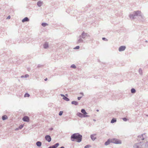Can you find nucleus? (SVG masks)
<instances>
[{
    "mask_svg": "<svg viewBox=\"0 0 148 148\" xmlns=\"http://www.w3.org/2000/svg\"><path fill=\"white\" fill-rule=\"evenodd\" d=\"M29 21V19L27 17H25L23 19H22V21L23 23H24L25 22H27Z\"/></svg>",
    "mask_w": 148,
    "mask_h": 148,
    "instance_id": "dca6fc26",
    "label": "nucleus"
},
{
    "mask_svg": "<svg viewBox=\"0 0 148 148\" xmlns=\"http://www.w3.org/2000/svg\"><path fill=\"white\" fill-rule=\"evenodd\" d=\"M77 115L80 118H83L89 117L90 116L88 115H84L82 113L80 112H77Z\"/></svg>",
    "mask_w": 148,
    "mask_h": 148,
    "instance_id": "6e6552de",
    "label": "nucleus"
},
{
    "mask_svg": "<svg viewBox=\"0 0 148 148\" xmlns=\"http://www.w3.org/2000/svg\"><path fill=\"white\" fill-rule=\"evenodd\" d=\"M133 148H148V141L145 140L135 144Z\"/></svg>",
    "mask_w": 148,
    "mask_h": 148,
    "instance_id": "f257e3e1",
    "label": "nucleus"
},
{
    "mask_svg": "<svg viewBox=\"0 0 148 148\" xmlns=\"http://www.w3.org/2000/svg\"><path fill=\"white\" fill-rule=\"evenodd\" d=\"M43 26V27H45L46 26H47L48 25V24L46 23H42L41 24Z\"/></svg>",
    "mask_w": 148,
    "mask_h": 148,
    "instance_id": "393cba45",
    "label": "nucleus"
},
{
    "mask_svg": "<svg viewBox=\"0 0 148 148\" xmlns=\"http://www.w3.org/2000/svg\"><path fill=\"white\" fill-rule=\"evenodd\" d=\"M63 111H60L59 112V115L60 116H61L62 115V114H63Z\"/></svg>",
    "mask_w": 148,
    "mask_h": 148,
    "instance_id": "473e14b6",
    "label": "nucleus"
},
{
    "mask_svg": "<svg viewBox=\"0 0 148 148\" xmlns=\"http://www.w3.org/2000/svg\"><path fill=\"white\" fill-rule=\"evenodd\" d=\"M141 12L137 10L134 11L133 13L130 14L129 16L130 19L131 20H133L136 18V16H140L143 18V16L141 14Z\"/></svg>",
    "mask_w": 148,
    "mask_h": 148,
    "instance_id": "7ed1b4c3",
    "label": "nucleus"
},
{
    "mask_svg": "<svg viewBox=\"0 0 148 148\" xmlns=\"http://www.w3.org/2000/svg\"><path fill=\"white\" fill-rule=\"evenodd\" d=\"M47 78H45V81H47Z\"/></svg>",
    "mask_w": 148,
    "mask_h": 148,
    "instance_id": "c03bdc74",
    "label": "nucleus"
},
{
    "mask_svg": "<svg viewBox=\"0 0 148 148\" xmlns=\"http://www.w3.org/2000/svg\"><path fill=\"white\" fill-rule=\"evenodd\" d=\"M45 138L46 140L48 142H50L51 140V136L49 135H47L45 136Z\"/></svg>",
    "mask_w": 148,
    "mask_h": 148,
    "instance_id": "1a4fd4ad",
    "label": "nucleus"
},
{
    "mask_svg": "<svg viewBox=\"0 0 148 148\" xmlns=\"http://www.w3.org/2000/svg\"><path fill=\"white\" fill-rule=\"evenodd\" d=\"M20 130V129H19V127H18V128H16L15 130H16V131H18V130Z\"/></svg>",
    "mask_w": 148,
    "mask_h": 148,
    "instance_id": "e433bc0d",
    "label": "nucleus"
},
{
    "mask_svg": "<svg viewBox=\"0 0 148 148\" xmlns=\"http://www.w3.org/2000/svg\"><path fill=\"white\" fill-rule=\"evenodd\" d=\"M81 98H82V97H77V99H78V100H79L81 99Z\"/></svg>",
    "mask_w": 148,
    "mask_h": 148,
    "instance_id": "c9c22d12",
    "label": "nucleus"
},
{
    "mask_svg": "<svg viewBox=\"0 0 148 148\" xmlns=\"http://www.w3.org/2000/svg\"><path fill=\"white\" fill-rule=\"evenodd\" d=\"M59 145V143H57L54 145L49 146L48 148H56Z\"/></svg>",
    "mask_w": 148,
    "mask_h": 148,
    "instance_id": "f8f14e48",
    "label": "nucleus"
},
{
    "mask_svg": "<svg viewBox=\"0 0 148 148\" xmlns=\"http://www.w3.org/2000/svg\"><path fill=\"white\" fill-rule=\"evenodd\" d=\"M146 42H147V40H146Z\"/></svg>",
    "mask_w": 148,
    "mask_h": 148,
    "instance_id": "09e8293b",
    "label": "nucleus"
},
{
    "mask_svg": "<svg viewBox=\"0 0 148 148\" xmlns=\"http://www.w3.org/2000/svg\"><path fill=\"white\" fill-rule=\"evenodd\" d=\"M111 143L116 144H121L122 143L121 140L115 138L111 139Z\"/></svg>",
    "mask_w": 148,
    "mask_h": 148,
    "instance_id": "20e7f679",
    "label": "nucleus"
},
{
    "mask_svg": "<svg viewBox=\"0 0 148 148\" xmlns=\"http://www.w3.org/2000/svg\"><path fill=\"white\" fill-rule=\"evenodd\" d=\"M96 135V134H91L90 135V137L91 139V140H93L94 141L96 139V137L95 136Z\"/></svg>",
    "mask_w": 148,
    "mask_h": 148,
    "instance_id": "ddd939ff",
    "label": "nucleus"
},
{
    "mask_svg": "<svg viewBox=\"0 0 148 148\" xmlns=\"http://www.w3.org/2000/svg\"><path fill=\"white\" fill-rule=\"evenodd\" d=\"M24 125L23 124L19 126L18 127L19 128V129H20V130L23 127Z\"/></svg>",
    "mask_w": 148,
    "mask_h": 148,
    "instance_id": "7c9ffc66",
    "label": "nucleus"
},
{
    "mask_svg": "<svg viewBox=\"0 0 148 148\" xmlns=\"http://www.w3.org/2000/svg\"><path fill=\"white\" fill-rule=\"evenodd\" d=\"M139 73L140 75H142V70L140 68L139 69Z\"/></svg>",
    "mask_w": 148,
    "mask_h": 148,
    "instance_id": "bb28decb",
    "label": "nucleus"
},
{
    "mask_svg": "<svg viewBox=\"0 0 148 148\" xmlns=\"http://www.w3.org/2000/svg\"><path fill=\"white\" fill-rule=\"evenodd\" d=\"M91 147V146L90 145H87L84 147V148H89Z\"/></svg>",
    "mask_w": 148,
    "mask_h": 148,
    "instance_id": "c756f323",
    "label": "nucleus"
},
{
    "mask_svg": "<svg viewBox=\"0 0 148 148\" xmlns=\"http://www.w3.org/2000/svg\"><path fill=\"white\" fill-rule=\"evenodd\" d=\"M79 46H76V47H74V49H79Z\"/></svg>",
    "mask_w": 148,
    "mask_h": 148,
    "instance_id": "2f4dec72",
    "label": "nucleus"
},
{
    "mask_svg": "<svg viewBox=\"0 0 148 148\" xmlns=\"http://www.w3.org/2000/svg\"><path fill=\"white\" fill-rule=\"evenodd\" d=\"M43 3L42 1H39L37 3V5L38 7H40L43 4Z\"/></svg>",
    "mask_w": 148,
    "mask_h": 148,
    "instance_id": "4468645a",
    "label": "nucleus"
},
{
    "mask_svg": "<svg viewBox=\"0 0 148 148\" xmlns=\"http://www.w3.org/2000/svg\"><path fill=\"white\" fill-rule=\"evenodd\" d=\"M10 18V16H9L7 18V19H9Z\"/></svg>",
    "mask_w": 148,
    "mask_h": 148,
    "instance_id": "58836bf2",
    "label": "nucleus"
},
{
    "mask_svg": "<svg viewBox=\"0 0 148 148\" xmlns=\"http://www.w3.org/2000/svg\"><path fill=\"white\" fill-rule=\"evenodd\" d=\"M63 99L66 101H69V99L65 96L64 97H63Z\"/></svg>",
    "mask_w": 148,
    "mask_h": 148,
    "instance_id": "b1692460",
    "label": "nucleus"
},
{
    "mask_svg": "<svg viewBox=\"0 0 148 148\" xmlns=\"http://www.w3.org/2000/svg\"><path fill=\"white\" fill-rule=\"evenodd\" d=\"M29 96H30L29 95L28 93H25L24 95V97H29Z\"/></svg>",
    "mask_w": 148,
    "mask_h": 148,
    "instance_id": "c85d7f7f",
    "label": "nucleus"
},
{
    "mask_svg": "<svg viewBox=\"0 0 148 148\" xmlns=\"http://www.w3.org/2000/svg\"><path fill=\"white\" fill-rule=\"evenodd\" d=\"M41 66V65H38V67H40Z\"/></svg>",
    "mask_w": 148,
    "mask_h": 148,
    "instance_id": "79ce46f5",
    "label": "nucleus"
},
{
    "mask_svg": "<svg viewBox=\"0 0 148 148\" xmlns=\"http://www.w3.org/2000/svg\"><path fill=\"white\" fill-rule=\"evenodd\" d=\"M22 120L25 122H29V119L28 116H25L23 118Z\"/></svg>",
    "mask_w": 148,
    "mask_h": 148,
    "instance_id": "9d476101",
    "label": "nucleus"
},
{
    "mask_svg": "<svg viewBox=\"0 0 148 148\" xmlns=\"http://www.w3.org/2000/svg\"><path fill=\"white\" fill-rule=\"evenodd\" d=\"M53 129L52 127L51 128L49 129V130H53Z\"/></svg>",
    "mask_w": 148,
    "mask_h": 148,
    "instance_id": "ea45409f",
    "label": "nucleus"
},
{
    "mask_svg": "<svg viewBox=\"0 0 148 148\" xmlns=\"http://www.w3.org/2000/svg\"><path fill=\"white\" fill-rule=\"evenodd\" d=\"M111 139H108V140L105 142L104 145L106 146L109 145L110 143H111Z\"/></svg>",
    "mask_w": 148,
    "mask_h": 148,
    "instance_id": "2eb2a0df",
    "label": "nucleus"
},
{
    "mask_svg": "<svg viewBox=\"0 0 148 148\" xmlns=\"http://www.w3.org/2000/svg\"><path fill=\"white\" fill-rule=\"evenodd\" d=\"M116 121V119L115 118H113L110 122L112 123H113Z\"/></svg>",
    "mask_w": 148,
    "mask_h": 148,
    "instance_id": "4be33fe9",
    "label": "nucleus"
},
{
    "mask_svg": "<svg viewBox=\"0 0 148 148\" xmlns=\"http://www.w3.org/2000/svg\"><path fill=\"white\" fill-rule=\"evenodd\" d=\"M80 94L81 95H82V96L84 95V94L83 92H80Z\"/></svg>",
    "mask_w": 148,
    "mask_h": 148,
    "instance_id": "a19ab883",
    "label": "nucleus"
},
{
    "mask_svg": "<svg viewBox=\"0 0 148 148\" xmlns=\"http://www.w3.org/2000/svg\"><path fill=\"white\" fill-rule=\"evenodd\" d=\"M126 48V47L125 46H120L119 49V51H124L125 50Z\"/></svg>",
    "mask_w": 148,
    "mask_h": 148,
    "instance_id": "9b49d317",
    "label": "nucleus"
},
{
    "mask_svg": "<svg viewBox=\"0 0 148 148\" xmlns=\"http://www.w3.org/2000/svg\"><path fill=\"white\" fill-rule=\"evenodd\" d=\"M71 104L76 106L78 105V103L77 101H72Z\"/></svg>",
    "mask_w": 148,
    "mask_h": 148,
    "instance_id": "412c9836",
    "label": "nucleus"
},
{
    "mask_svg": "<svg viewBox=\"0 0 148 148\" xmlns=\"http://www.w3.org/2000/svg\"><path fill=\"white\" fill-rule=\"evenodd\" d=\"M146 136L145 134H143L141 135L138 136L137 139L139 141L140 140H142V141L146 140L145 139Z\"/></svg>",
    "mask_w": 148,
    "mask_h": 148,
    "instance_id": "39448f33",
    "label": "nucleus"
},
{
    "mask_svg": "<svg viewBox=\"0 0 148 148\" xmlns=\"http://www.w3.org/2000/svg\"><path fill=\"white\" fill-rule=\"evenodd\" d=\"M60 148H64V146H62Z\"/></svg>",
    "mask_w": 148,
    "mask_h": 148,
    "instance_id": "37998d69",
    "label": "nucleus"
},
{
    "mask_svg": "<svg viewBox=\"0 0 148 148\" xmlns=\"http://www.w3.org/2000/svg\"><path fill=\"white\" fill-rule=\"evenodd\" d=\"M2 118L3 120H5L8 119V116L6 115H4L2 116Z\"/></svg>",
    "mask_w": 148,
    "mask_h": 148,
    "instance_id": "aec40b11",
    "label": "nucleus"
},
{
    "mask_svg": "<svg viewBox=\"0 0 148 148\" xmlns=\"http://www.w3.org/2000/svg\"><path fill=\"white\" fill-rule=\"evenodd\" d=\"M71 67L73 68L74 69H75L76 68V66L74 64H73L71 65Z\"/></svg>",
    "mask_w": 148,
    "mask_h": 148,
    "instance_id": "cd10ccee",
    "label": "nucleus"
},
{
    "mask_svg": "<svg viewBox=\"0 0 148 148\" xmlns=\"http://www.w3.org/2000/svg\"><path fill=\"white\" fill-rule=\"evenodd\" d=\"M102 39L103 40L106 41H107L108 40V39H107L105 38H104V37L102 38Z\"/></svg>",
    "mask_w": 148,
    "mask_h": 148,
    "instance_id": "f704fd0d",
    "label": "nucleus"
},
{
    "mask_svg": "<svg viewBox=\"0 0 148 148\" xmlns=\"http://www.w3.org/2000/svg\"><path fill=\"white\" fill-rule=\"evenodd\" d=\"M93 121H96V120L95 119H93Z\"/></svg>",
    "mask_w": 148,
    "mask_h": 148,
    "instance_id": "a18cd8bd",
    "label": "nucleus"
},
{
    "mask_svg": "<svg viewBox=\"0 0 148 148\" xmlns=\"http://www.w3.org/2000/svg\"><path fill=\"white\" fill-rule=\"evenodd\" d=\"M85 42L84 40V39L82 38L80 36H79L77 38V44H79L80 43Z\"/></svg>",
    "mask_w": 148,
    "mask_h": 148,
    "instance_id": "0eeeda50",
    "label": "nucleus"
},
{
    "mask_svg": "<svg viewBox=\"0 0 148 148\" xmlns=\"http://www.w3.org/2000/svg\"><path fill=\"white\" fill-rule=\"evenodd\" d=\"M65 95L66 96H68V94H66Z\"/></svg>",
    "mask_w": 148,
    "mask_h": 148,
    "instance_id": "de8ad7c7",
    "label": "nucleus"
},
{
    "mask_svg": "<svg viewBox=\"0 0 148 148\" xmlns=\"http://www.w3.org/2000/svg\"><path fill=\"white\" fill-rule=\"evenodd\" d=\"M80 36L81 38L84 40L86 37H90V35L88 34L85 33L84 32H82Z\"/></svg>",
    "mask_w": 148,
    "mask_h": 148,
    "instance_id": "423d86ee",
    "label": "nucleus"
},
{
    "mask_svg": "<svg viewBox=\"0 0 148 148\" xmlns=\"http://www.w3.org/2000/svg\"><path fill=\"white\" fill-rule=\"evenodd\" d=\"M29 75L28 74H26V75H22L21 76V78H24V77H25V78H27V77H29Z\"/></svg>",
    "mask_w": 148,
    "mask_h": 148,
    "instance_id": "a878e982",
    "label": "nucleus"
},
{
    "mask_svg": "<svg viewBox=\"0 0 148 148\" xmlns=\"http://www.w3.org/2000/svg\"><path fill=\"white\" fill-rule=\"evenodd\" d=\"M36 144L37 146L40 147L42 143L40 141H37L36 143Z\"/></svg>",
    "mask_w": 148,
    "mask_h": 148,
    "instance_id": "6ab92c4d",
    "label": "nucleus"
},
{
    "mask_svg": "<svg viewBox=\"0 0 148 148\" xmlns=\"http://www.w3.org/2000/svg\"><path fill=\"white\" fill-rule=\"evenodd\" d=\"M60 95L62 97H64L65 96H64V95H63V94H61Z\"/></svg>",
    "mask_w": 148,
    "mask_h": 148,
    "instance_id": "4c0bfd02",
    "label": "nucleus"
},
{
    "mask_svg": "<svg viewBox=\"0 0 148 148\" xmlns=\"http://www.w3.org/2000/svg\"><path fill=\"white\" fill-rule=\"evenodd\" d=\"M48 47V43L47 42H46L43 45V47L45 49H47Z\"/></svg>",
    "mask_w": 148,
    "mask_h": 148,
    "instance_id": "a211bd4d",
    "label": "nucleus"
},
{
    "mask_svg": "<svg viewBox=\"0 0 148 148\" xmlns=\"http://www.w3.org/2000/svg\"><path fill=\"white\" fill-rule=\"evenodd\" d=\"M81 112L84 115H87L88 113H87L85 109H82L81 110Z\"/></svg>",
    "mask_w": 148,
    "mask_h": 148,
    "instance_id": "f3484780",
    "label": "nucleus"
},
{
    "mask_svg": "<svg viewBox=\"0 0 148 148\" xmlns=\"http://www.w3.org/2000/svg\"><path fill=\"white\" fill-rule=\"evenodd\" d=\"M131 91L132 93H134L136 92V90L134 88H132L131 90Z\"/></svg>",
    "mask_w": 148,
    "mask_h": 148,
    "instance_id": "5701e85b",
    "label": "nucleus"
},
{
    "mask_svg": "<svg viewBox=\"0 0 148 148\" xmlns=\"http://www.w3.org/2000/svg\"><path fill=\"white\" fill-rule=\"evenodd\" d=\"M71 139L72 141L80 143L82 140V136L78 133H74L71 135Z\"/></svg>",
    "mask_w": 148,
    "mask_h": 148,
    "instance_id": "f03ea898",
    "label": "nucleus"
},
{
    "mask_svg": "<svg viewBox=\"0 0 148 148\" xmlns=\"http://www.w3.org/2000/svg\"><path fill=\"white\" fill-rule=\"evenodd\" d=\"M122 119L125 121H126L127 120V119L125 117L123 118Z\"/></svg>",
    "mask_w": 148,
    "mask_h": 148,
    "instance_id": "72a5a7b5",
    "label": "nucleus"
},
{
    "mask_svg": "<svg viewBox=\"0 0 148 148\" xmlns=\"http://www.w3.org/2000/svg\"><path fill=\"white\" fill-rule=\"evenodd\" d=\"M96 111H97V112H98L99 110H96Z\"/></svg>",
    "mask_w": 148,
    "mask_h": 148,
    "instance_id": "49530a36",
    "label": "nucleus"
}]
</instances>
